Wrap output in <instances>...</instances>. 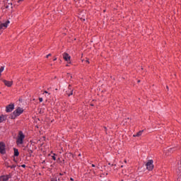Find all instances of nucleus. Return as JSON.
<instances>
[{
  "instance_id": "f257e3e1",
  "label": "nucleus",
  "mask_w": 181,
  "mask_h": 181,
  "mask_svg": "<svg viewBox=\"0 0 181 181\" xmlns=\"http://www.w3.org/2000/svg\"><path fill=\"white\" fill-rule=\"evenodd\" d=\"M25 139V134L22 131L18 132V135L16 139L17 145H23V140Z\"/></svg>"
},
{
  "instance_id": "f03ea898",
  "label": "nucleus",
  "mask_w": 181,
  "mask_h": 181,
  "mask_svg": "<svg viewBox=\"0 0 181 181\" xmlns=\"http://www.w3.org/2000/svg\"><path fill=\"white\" fill-rule=\"evenodd\" d=\"M21 114H23V108L21 107H17V109L13 112V115L14 117H19Z\"/></svg>"
},
{
  "instance_id": "7ed1b4c3",
  "label": "nucleus",
  "mask_w": 181,
  "mask_h": 181,
  "mask_svg": "<svg viewBox=\"0 0 181 181\" xmlns=\"http://www.w3.org/2000/svg\"><path fill=\"white\" fill-rule=\"evenodd\" d=\"M146 166L147 170H152L153 169V160H149L146 163Z\"/></svg>"
},
{
  "instance_id": "20e7f679",
  "label": "nucleus",
  "mask_w": 181,
  "mask_h": 181,
  "mask_svg": "<svg viewBox=\"0 0 181 181\" xmlns=\"http://www.w3.org/2000/svg\"><path fill=\"white\" fill-rule=\"evenodd\" d=\"M62 56L65 62H67V63H69V64L71 63V57H70V55L67 54V52H64Z\"/></svg>"
},
{
  "instance_id": "39448f33",
  "label": "nucleus",
  "mask_w": 181,
  "mask_h": 181,
  "mask_svg": "<svg viewBox=\"0 0 181 181\" xmlns=\"http://www.w3.org/2000/svg\"><path fill=\"white\" fill-rule=\"evenodd\" d=\"M14 109H15V105L10 104L6 106V112H12V111H13Z\"/></svg>"
},
{
  "instance_id": "423d86ee",
  "label": "nucleus",
  "mask_w": 181,
  "mask_h": 181,
  "mask_svg": "<svg viewBox=\"0 0 181 181\" xmlns=\"http://www.w3.org/2000/svg\"><path fill=\"white\" fill-rule=\"evenodd\" d=\"M9 23H10L9 21H7L6 23H0V30H1V29H6Z\"/></svg>"
},
{
  "instance_id": "0eeeda50",
  "label": "nucleus",
  "mask_w": 181,
  "mask_h": 181,
  "mask_svg": "<svg viewBox=\"0 0 181 181\" xmlns=\"http://www.w3.org/2000/svg\"><path fill=\"white\" fill-rule=\"evenodd\" d=\"M11 179V175H1L0 177V181H8Z\"/></svg>"
},
{
  "instance_id": "6e6552de",
  "label": "nucleus",
  "mask_w": 181,
  "mask_h": 181,
  "mask_svg": "<svg viewBox=\"0 0 181 181\" xmlns=\"http://www.w3.org/2000/svg\"><path fill=\"white\" fill-rule=\"evenodd\" d=\"M5 144L3 142L0 143V153H5Z\"/></svg>"
},
{
  "instance_id": "1a4fd4ad",
  "label": "nucleus",
  "mask_w": 181,
  "mask_h": 181,
  "mask_svg": "<svg viewBox=\"0 0 181 181\" xmlns=\"http://www.w3.org/2000/svg\"><path fill=\"white\" fill-rule=\"evenodd\" d=\"M3 83H4L5 86H6V87H11L12 86V84L13 83V81H6L5 79L3 80Z\"/></svg>"
},
{
  "instance_id": "9d476101",
  "label": "nucleus",
  "mask_w": 181,
  "mask_h": 181,
  "mask_svg": "<svg viewBox=\"0 0 181 181\" xmlns=\"http://www.w3.org/2000/svg\"><path fill=\"white\" fill-rule=\"evenodd\" d=\"M142 132H144V130L139 131L138 133H136V134H134L133 136H141V135H142Z\"/></svg>"
},
{
  "instance_id": "9b49d317",
  "label": "nucleus",
  "mask_w": 181,
  "mask_h": 181,
  "mask_svg": "<svg viewBox=\"0 0 181 181\" xmlns=\"http://www.w3.org/2000/svg\"><path fill=\"white\" fill-rule=\"evenodd\" d=\"M14 156H19V151L16 148H14Z\"/></svg>"
},
{
  "instance_id": "f8f14e48",
  "label": "nucleus",
  "mask_w": 181,
  "mask_h": 181,
  "mask_svg": "<svg viewBox=\"0 0 181 181\" xmlns=\"http://www.w3.org/2000/svg\"><path fill=\"white\" fill-rule=\"evenodd\" d=\"M4 121H5V116L4 115L0 116V123L4 122Z\"/></svg>"
},
{
  "instance_id": "ddd939ff",
  "label": "nucleus",
  "mask_w": 181,
  "mask_h": 181,
  "mask_svg": "<svg viewBox=\"0 0 181 181\" xmlns=\"http://www.w3.org/2000/svg\"><path fill=\"white\" fill-rule=\"evenodd\" d=\"M4 70H5V67L1 66V68H0V77H1V76H2V71H4Z\"/></svg>"
},
{
  "instance_id": "4468645a",
  "label": "nucleus",
  "mask_w": 181,
  "mask_h": 181,
  "mask_svg": "<svg viewBox=\"0 0 181 181\" xmlns=\"http://www.w3.org/2000/svg\"><path fill=\"white\" fill-rule=\"evenodd\" d=\"M8 168H11V169H15V168H16V165H13L8 166Z\"/></svg>"
},
{
  "instance_id": "2eb2a0df",
  "label": "nucleus",
  "mask_w": 181,
  "mask_h": 181,
  "mask_svg": "<svg viewBox=\"0 0 181 181\" xmlns=\"http://www.w3.org/2000/svg\"><path fill=\"white\" fill-rule=\"evenodd\" d=\"M67 95H69V97H70V95H73V90H71L70 93H67Z\"/></svg>"
},
{
  "instance_id": "dca6fc26",
  "label": "nucleus",
  "mask_w": 181,
  "mask_h": 181,
  "mask_svg": "<svg viewBox=\"0 0 181 181\" xmlns=\"http://www.w3.org/2000/svg\"><path fill=\"white\" fill-rule=\"evenodd\" d=\"M39 101H40V103H42L43 102V98H39Z\"/></svg>"
},
{
  "instance_id": "f3484780",
  "label": "nucleus",
  "mask_w": 181,
  "mask_h": 181,
  "mask_svg": "<svg viewBox=\"0 0 181 181\" xmlns=\"http://www.w3.org/2000/svg\"><path fill=\"white\" fill-rule=\"evenodd\" d=\"M52 158L53 160H56V157L54 156H52Z\"/></svg>"
},
{
  "instance_id": "a211bd4d",
  "label": "nucleus",
  "mask_w": 181,
  "mask_h": 181,
  "mask_svg": "<svg viewBox=\"0 0 181 181\" xmlns=\"http://www.w3.org/2000/svg\"><path fill=\"white\" fill-rule=\"evenodd\" d=\"M50 56H52V54H47V59L49 58V57H50Z\"/></svg>"
},
{
  "instance_id": "6ab92c4d",
  "label": "nucleus",
  "mask_w": 181,
  "mask_h": 181,
  "mask_svg": "<svg viewBox=\"0 0 181 181\" xmlns=\"http://www.w3.org/2000/svg\"><path fill=\"white\" fill-rule=\"evenodd\" d=\"M44 93H45V94H49V92H47V90L44 91Z\"/></svg>"
},
{
  "instance_id": "aec40b11",
  "label": "nucleus",
  "mask_w": 181,
  "mask_h": 181,
  "mask_svg": "<svg viewBox=\"0 0 181 181\" xmlns=\"http://www.w3.org/2000/svg\"><path fill=\"white\" fill-rule=\"evenodd\" d=\"M21 166L22 168H26V165L25 164L22 165Z\"/></svg>"
},
{
  "instance_id": "412c9836",
  "label": "nucleus",
  "mask_w": 181,
  "mask_h": 181,
  "mask_svg": "<svg viewBox=\"0 0 181 181\" xmlns=\"http://www.w3.org/2000/svg\"><path fill=\"white\" fill-rule=\"evenodd\" d=\"M57 60V58H54V59H53L54 62H56Z\"/></svg>"
},
{
  "instance_id": "4be33fe9",
  "label": "nucleus",
  "mask_w": 181,
  "mask_h": 181,
  "mask_svg": "<svg viewBox=\"0 0 181 181\" xmlns=\"http://www.w3.org/2000/svg\"><path fill=\"white\" fill-rule=\"evenodd\" d=\"M92 168H95V165L92 164Z\"/></svg>"
},
{
  "instance_id": "5701e85b",
  "label": "nucleus",
  "mask_w": 181,
  "mask_h": 181,
  "mask_svg": "<svg viewBox=\"0 0 181 181\" xmlns=\"http://www.w3.org/2000/svg\"><path fill=\"white\" fill-rule=\"evenodd\" d=\"M6 166H7L8 168V166H11V165H8V163H6Z\"/></svg>"
},
{
  "instance_id": "b1692460",
  "label": "nucleus",
  "mask_w": 181,
  "mask_h": 181,
  "mask_svg": "<svg viewBox=\"0 0 181 181\" xmlns=\"http://www.w3.org/2000/svg\"><path fill=\"white\" fill-rule=\"evenodd\" d=\"M54 181H57V178L54 179Z\"/></svg>"
},
{
  "instance_id": "393cba45",
  "label": "nucleus",
  "mask_w": 181,
  "mask_h": 181,
  "mask_svg": "<svg viewBox=\"0 0 181 181\" xmlns=\"http://www.w3.org/2000/svg\"><path fill=\"white\" fill-rule=\"evenodd\" d=\"M86 63H90V62L88 60H86Z\"/></svg>"
},
{
  "instance_id": "a878e982",
  "label": "nucleus",
  "mask_w": 181,
  "mask_h": 181,
  "mask_svg": "<svg viewBox=\"0 0 181 181\" xmlns=\"http://www.w3.org/2000/svg\"><path fill=\"white\" fill-rule=\"evenodd\" d=\"M70 180L73 181V180H74L73 178H71Z\"/></svg>"
},
{
  "instance_id": "bb28decb",
  "label": "nucleus",
  "mask_w": 181,
  "mask_h": 181,
  "mask_svg": "<svg viewBox=\"0 0 181 181\" xmlns=\"http://www.w3.org/2000/svg\"><path fill=\"white\" fill-rule=\"evenodd\" d=\"M32 152H33L32 150H30V153H32Z\"/></svg>"
},
{
  "instance_id": "cd10ccee",
  "label": "nucleus",
  "mask_w": 181,
  "mask_h": 181,
  "mask_svg": "<svg viewBox=\"0 0 181 181\" xmlns=\"http://www.w3.org/2000/svg\"><path fill=\"white\" fill-rule=\"evenodd\" d=\"M59 175H60V176H62V175H63V174H62V173H59Z\"/></svg>"
},
{
  "instance_id": "c85d7f7f",
  "label": "nucleus",
  "mask_w": 181,
  "mask_h": 181,
  "mask_svg": "<svg viewBox=\"0 0 181 181\" xmlns=\"http://www.w3.org/2000/svg\"><path fill=\"white\" fill-rule=\"evenodd\" d=\"M141 81H138V83H139Z\"/></svg>"
},
{
  "instance_id": "c756f323",
  "label": "nucleus",
  "mask_w": 181,
  "mask_h": 181,
  "mask_svg": "<svg viewBox=\"0 0 181 181\" xmlns=\"http://www.w3.org/2000/svg\"><path fill=\"white\" fill-rule=\"evenodd\" d=\"M20 1H23V0H20Z\"/></svg>"
}]
</instances>
